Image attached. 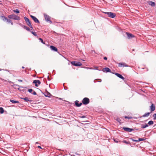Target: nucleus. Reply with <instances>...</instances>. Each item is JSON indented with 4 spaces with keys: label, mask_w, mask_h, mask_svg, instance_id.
I'll return each mask as SVG.
<instances>
[{
    "label": "nucleus",
    "mask_w": 156,
    "mask_h": 156,
    "mask_svg": "<svg viewBox=\"0 0 156 156\" xmlns=\"http://www.w3.org/2000/svg\"><path fill=\"white\" fill-rule=\"evenodd\" d=\"M8 17L10 19H12L14 20H20V17L19 16H16L14 14L9 15Z\"/></svg>",
    "instance_id": "f257e3e1"
},
{
    "label": "nucleus",
    "mask_w": 156,
    "mask_h": 156,
    "mask_svg": "<svg viewBox=\"0 0 156 156\" xmlns=\"http://www.w3.org/2000/svg\"><path fill=\"white\" fill-rule=\"evenodd\" d=\"M83 104L84 105H87L90 102L89 99L87 98H85L82 100Z\"/></svg>",
    "instance_id": "f03ea898"
},
{
    "label": "nucleus",
    "mask_w": 156,
    "mask_h": 156,
    "mask_svg": "<svg viewBox=\"0 0 156 156\" xmlns=\"http://www.w3.org/2000/svg\"><path fill=\"white\" fill-rule=\"evenodd\" d=\"M104 13L108 15L109 17L113 18L115 16V13L112 12H105Z\"/></svg>",
    "instance_id": "7ed1b4c3"
},
{
    "label": "nucleus",
    "mask_w": 156,
    "mask_h": 156,
    "mask_svg": "<svg viewBox=\"0 0 156 156\" xmlns=\"http://www.w3.org/2000/svg\"><path fill=\"white\" fill-rule=\"evenodd\" d=\"M71 64L75 66H80L82 65V63L80 62L76 61H72L71 62Z\"/></svg>",
    "instance_id": "20e7f679"
},
{
    "label": "nucleus",
    "mask_w": 156,
    "mask_h": 156,
    "mask_svg": "<svg viewBox=\"0 0 156 156\" xmlns=\"http://www.w3.org/2000/svg\"><path fill=\"white\" fill-rule=\"evenodd\" d=\"M44 15L45 18V20L47 22H49L50 23H52V21L50 20V17L45 13H44Z\"/></svg>",
    "instance_id": "39448f33"
},
{
    "label": "nucleus",
    "mask_w": 156,
    "mask_h": 156,
    "mask_svg": "<svg viewBox=\"0 0 156 156\" xmlns=\"http://www.w3.org/2000/svg\"><path fill=\"white\" fill-rule=\"evenodd\" d=\"M30 16L35 23H39V20L35 17L32 15H31Z\"/></svg>",
    "instance_id": "423d86ee"
},
{
    "label": "nucleus",
    "mask_w": 156,
    "mask_h": 156,
    "mask_svg": "<svg viewBox=\"0 0 156 156\" xmlns=\"http://www.w3.org/2000/svg\"><path fill=\"white\" fill-rule=\"evenodd\" d=\"M123 129L125 131L129 132H131L134 130V129H133L127 127H124L123 128Z\"/></svg>",
    "instance_id": "0eeeda50"
},
{
    "label": "nucleus",
    "mask_w": 156,
    "mask_h": 156,
    "mask_svg": "<svg viewBox=\"0 0 156 156\" xmlns=\"http://www.w3.org/2000/svg\"><path fill=\"white\" fill-rule=\"evenodd\" d=\"M118 66L119 67H128V66L125 63H119Z\"/></svg>",
    "instance_id": "6e6552de"
},
{
    "label": "nucleus",
    "mask_w": 156,
    "mask_h": 156,
    "mask_svg": "<svg viewBox=\"0 0 156 156\" xmlns=\"http://www.w3.org/2000/svg\"><path fill=\"white\" fill-rule=\"evenodd\" d=\"M33 83L35 84V86L36 87H38V85L37 84H41V82L39 80H35L33 81Z\"/></svg>",
    "instance_id": "1a4fd4ad"
},
{
    "label": "nucleus",
    "mask_w": 156,
    "mask_h": 156,
    "mask_svg": "<svg viewBox=\"0 0 156 156\" xmlns=\"http://www.w3.org/2000/svg\"><path fill=\"white\" fill-rule=\"evenodd\" d=\"M126 34L127 35L128 38L129 39L131 38L132 37H134V35H133L132 34L129 33L128 32H126Z\"/></svg>",
    "instance_id": "9d476101"
},
{
    "label": "nucleus",
    "mask_w": 156,
    "mask_h": 156,
    "mask_svg": "<svg viewBox=\"0 0 156 156\" xmlns=\"http://www.w3.org/2000/svg\"><path fill=\"white\" fill-rule=\"evenodd\" d=\"M102 71L104 72H106V73L107 72H111V70L110 69L106 67L102 69Z\"/></svg>",
    "instance_id": "9b49d317"
},
{
    "label": "nucleus",
    "mask_w": 156,
    "mask_h": 156,
    "mask_svg": "<svg viewBox=\"0 0 156 156\" xmlns=\"http://www.w3.org/2000/svg\"><path fill=\"white\" fill-rule=\"evenodd\" d=\"M115 74L119 78H120L123 80H124V79H125L121 75L118 73H115Z\"/></svg>",
    "instance_id": "f8f14e48"
},
{
    "label": "nucleus",
    "mask_w": 156,
    "mask_h": 156,
    "mask_svg": "<svg viewBox=\"0 0 156 156\" xmlns=\"http://www.w3.org/2000/svg\"><path fill=\"white\" fill-rule=\"evenodd\" d=\"M50 48L51 49V50L55 51H58V49L57 48L53 46H50Z\"/></svg>",
    "instance_id": "ddd939ff"
},
{
    "label": "nucleus",
    "mask_w": 156,
    "mask_h": 156,
    "mask_svg": "<svg viewBox=\"0 0 156 156\" xmlns=\"http://www.w3.org/2000/svg\"><path fill=\"white\" fill-rule=\"evenodd\" d=\"M79 102V101H75V105L77 107H79L82 104V103H80L79 104L78 103Z\"/></svg>",
    "instance_id": "4468645a"
},
{
    "label": "nucleus",
    "mask_w": 156,
    "mask_h": 156,
    "mask_svg": "<svg viewBox=\"0 0 156 156\" xmlns=\"http://www.w3.org/2000/svg\"><path fill=\"white\" fill-rule=\"evenodd\" d=\"M155 109V106L153 104H152L150 106V110L151 112H152L154 111Z\"/></svg>",
    "instance_id": "2eb2a0df"
},
{
    "label": "nucleus",
    "mask_w": 156,
    "mask_h": 156,
    "mask_svg": "<svg viewBox=\"0 0 156 156\" xmlns=\"http://www.w3.org/2000/svg\"><path fill=\"white\" fill-rule=\"evenodd\" d=\"M21 99L24 100H25V101L26 102H31L32 101L31 100L29 99L27 97H25L24 98H21Z\"/></svg>",
    "instance_id": "dca6fc26"
},
{
    "label": "nucleus",
    "mask_w": 156,
    "mask_h": 156,
    "mask_svg": "<svg viewBox=\"0 0 156 156\" xmlns=\"http://www.w3.org/2000/svg\"><path fill=\"white\" fill-rule=\"evenodd\" d=\"M148 4L149 5L152 6H154L155 5V3L154 2L152 1L149 2Z\"/></svg>",
    "instance_id": "f3484780"
},
{
    "label": "nucleus",
    "mask_w": 156,
    "mask_h": 156,
    "mask_svg": "<svg viewBox=\"0 0 156 156\" xmlns=\"http://www.w3.org/2000/svg\"><path fill=\"white\" fill-rule=\"evenodd\" d=\"M26 23L28 25V26H29L30 28H31L32 29H33L30 20L29 21H28V22H26Z\"/></svg>",
    "instance_id": "a211bd4d"
},
{
    "label": "nucleus",
    "mask_w": 156,
    "mask_h": 156,
    "mask_svg": "<svg viewBox=\"0 0 156 156\" xmlns=\"http://www.w3.org/2000/svg\"><path fill=\"white\" fill-rule=\"evenodd\" d=\"M23 28H24L25 29L27 30L28 31H30V29L28 27H27L25 26L24 25L23 26Z\"/></svg>",
    "instance_id": "6ab92c4d"
},
{
    "label": "nucleus",
    "mask_w": 156,
    "mask_h": 156,
    "mask_svg": "<svg viewBox=\"0 0 156 156\" xmlns=\"http://www.w3.org/2000/svg\"><path fill=\"white\" fill-rule=\"evenodd\" d=\"M10 101L12 103L15 104L16 103H19V102L17 101H15L14 100L10 99Z\"/></svg>",
    "instance_id": "aec40b11"
},
{
    "label": "nucleus",
    "mask_w": 156,
    "mask_h": 156,
    "mask_svg": "<svg viewBox=\"0 0 156 156\" xmlns=\"http://www.w3.org/2000/svg\"><path fill=\"white\" fill-rule=\"evenodd\" d=\"M150 114V112L146 113H145L144 115H143L142 117H147Z\"/></svg>",
    "instance_id": "412c9836"
},
{
    "label": "nucleus",
    "mask_w": 156,
    "mask_h": 156,
    "mask_svg": "<svg viewBox=\"0 0 156 156\" xmlns=\"http://www.w3.org/2000/svg\"><path fill=\"white\" fill-rule=\"evenodd\" d=\"M148 126L147 124H145L144 125H141V128H145L146 127H148Z\"/></svg>",
    "instance_id": "4be33fe9"
},
{
    "label": "nucleus",
    "mask_w": 156,
    "mask_h": 156,
    "mask_svg": "<svg viewBox=\"0 0 156 156\" xmlns=\"http://www.w3.org/2000/svg\"><path fill=\"white\" fill-rule=\"evenodd\" d=\"M4 112V110L2 107H0V113L2 114Z\"/></svg>",
    "instance_id": "5701e85b"
},
{
    "label": "nucleus",
    "mask_w": 156,
    "mask_h": 156,
    "mask_svg": "<svg viewBox=\"0 0 156 156\" xmlns=\"http://www.w3.org/2000/svg\"><path fill=\"white\" fill-rule=\"evenodd\" d=\"M45 96L46 97H50V96L51 95V94L49 93L48 92L47 94H45Z\"/></svg>",
    "instance_id": "b1692460"
},
{
    "label": "nucleus",
    "mask_w": 156,
    "mask_h": 156,
    "mask_svg": "<svg viewBox=\"0 0 156 156\" xmlns=\"http://www.w3.org/2000/svg\"><path fill=\"white\" fill-rule=\"evenodd\" d=\"M154 123V122L152 121H149L148 123V124L150 125H152Z\"/></svg>",
    "instance_id": "393cba45"
},
{
    "label": "nucleus",
    "mask_w": 156,
    "mask_h": 156,
    "mask_svg": "<svg viewBox=\"0 0 156 156\" xmlns=\"http://www.w3.org/2000/svg\"><path fill=\"white\" fill-rule=\"evenodd\" d=\"M32 34H33L34 36H37V34L35 32H33L32 31H30Z\"/></svg>",
    "instance_id": "a878e982"
},
{
    "label": "nucleus",
    "mask_w": 156,
    "mask_h": 156,
    "mask_svg": "<svg viewBox=\"0 0 156 156\" xmlns=\"http://www.w3.org/2000/svg\"><path fill=\"white\" fill-rule=\"evenodd\" d=\"M2 20H3L4 21H5L6 20L7 21V20H8V19H7V18L5 17L4 16H2Z\"/></svg>",
    "instance_id": "bb28decb"
},
{
    "label": "nucleus",
    "mask_w": 156,
    "mask_h": 156,
    "mask_svg": "<svg viewBox=\"0 0 156 156\" xmlns=\"http://www.w3.org/2000/svg\"><path fill=\"white\" fill-rule=\"evenodd\" d=\"M7 22L10 23L12 25H13V23L12 22V20H10L9 19H8V20H7Z\"/></svg>",
    "instance_id": "cd10ccee"
},
{
    "label": "nucleus",
    "mask_w": 156,
    "mask_h": 156,
    "mask_svg": "<svg viewBox=\"0 0 156 156\" xmlns=\"http://www.w3.org/2000/svg\"><path fill=\"white\" fill-rule=\"evenodd\" d=\"M24 19L26 21V23L29 21V20L26 17H24Z\"/></svg>",
    "instance_id": "c85d7f7f"
},
{
    "label": "nucleus",
    "mask_w": 156,
    "mask_h": 156,
    "mask_svg": "<svg viewBox=\"0 0 156 156\" xmlns=\"http://www.w3.org/2000/svg\"><path fill=\"white\" fill-rule=\"evenodd\" d=\"M13 12L17 13H19V11L18 9H16L13 10Z\"/></svg>",
    "instance_id": "c756f323"
},
{
    "label": "nucleus",
    "mask_w": 156,
    "mask_h": 156,
    "mask_svg": "<svg viewBox=\"0 0 156 156\" xmlns=\"http://www.w3.org/2000/svg\"><path fill=\"white\" fill-rule=\"evenodd\" d=\"M116 121L117 122H118L119 123H121V119L119 118H116Z\"/></svg>",
    "instance_id": "7c9ffc66"
},
{
    "label": "nucleus",
    "mask_w": 156,
    "mask_h": 156,
    "mask_svg": "<svg viewBox=\"0 0 156 156\" xmlns=\"http://www.w3.org/2000/svg\"><path fill=\"white\" fill-rule=\"evenodd\" d=\"M39 39L40 41L43 44H44L45 43L44 42L43 40L41 38H39Z\"/></svg>",
    "instance_id": "2f4dec72"
},
{
    "label": "nucleus",
    "mask_w": 156,
    "mask_h": 156,
    "mask_svg": "<svg viewBox=\"0 0 156 156\" xmlns=\"http://www.w3.org/2000/svg\"><path fill=\"white\" fill-rule=\"evenodd\" d=\"M125 119H131L132 118V117H129V116H126L125 117Z\"/></svg>",
    "instance_id": "473e14b6"
},
{
    "label": "nucleus",
    "mask_w": 156,
    "mask_h": 156,
    "mask_svg": "<svg viewBox=\"0 0 156 156\" xmlns=\"http://www.w3.org/2000/svg\"><path fill=\"white\" fill-rule=\"evenodd\" d=\"M28 91L30 93L32 94V92L33 91V90L32 89H29Z\"/></svg>",
    "instance_id": "72a5a7b5"
},
{
    "label": "nucleus",
    "mask_w": 156,
    "mask_h": 156,
    "mask_svg": "<svg viewBox=\"0 0 156 156\" xmlns=\"http://www.w3.org/2000/svg\"><path fill=\"white\" fill-rule=\"evenodd\" d=\"M145 139H144V138H140L139 139V140H138V141H144V140H145Z\"/></svg>",
    "instance_id": "f704fd0d"
},
{
    "label": "nucleus",
    "mask_w": 156,
    "mask_h": 156,
    "mask_svg": "<svg viewBox=\"0 0 156 156\" xmlns=\"http://www.w3.org/2000/svg\"><path fill=\"white\" fill-rule=\"evenodd\" d=\"M153 117L154 118V119L155 120L156 119V113L153 115Z\"/></svg>",
    "instance_id": "c9c22d12"
},
{
    "label": "nucleus",
    "mask_w": 156,
    "mask_h": 156,
    "mask_svg": "<svg viewBox=\"0 0 156 156\" xmlns=\"http://www.w3.org/2000/svg\"><path fill=\"white\" fill-rule=\"evenodd\" d=\"M32 94L34 95H36L37 94L36 93L35 91H33V92L32 93Z\"/></svg>",
    "instance_id": "e433bc0d"
},
{
    "label": "nucleus",
    "mask_w": 156,
    "mask_h": 156,
    "mask_svg": "<svg viewBox=\"0 0 156 156\" xmlns=\"http://www.w3.org/2000/svg\"><path fill=\"white\" fill-rule=\"evenodd\" d=\"M19 25H20V26H21L22 27H23V26L24 25H22L21 23H19Z\"/></svg>",
    "instance_id": "4c0bfd02"
},
{
    "label": "nucleus",
    "mask_w": 156,
    "mask_h": 156,
    "mask_svg": "<svg viewBox=\"0 0 156 156\" xmlns=\"http://www.w3.org/2000/svg\"><path fill=\"white\" fill-rule=\"evenodd\" d=\"M133 141H135V142H136L138 141V140H133Z\"/></svg>",
    "instance_id": "58836bf2"
},
{
    "label": "nucleus",
    "mask_w": 156,
    "mask_h": 156,
    "mask_svg": "<svg viewBox=\"0 0 156 156\" xmlns=\"http://www.w3.org/2000/svg\"><path fill=\"white\" fill-rule=\"evenodd\" d=\"M18 81L19 82H22L23 81L22 80L19 79L18 80Z\"/></svg>",
    "instance_id": "ea45409f"
},
{
    "label": "nucleus",
    "mask_w": 156,
    "mask_h": 156,
    "mask_svg": "<svg viewBox=\"0 0 156 156\" xmlns=\"http://www.w3.org/2000/svg\"><path fill=\"white\" fill-rule=\"evenodd\" d=\"M107 59V58L106 57H104V59L105 60H106Z\"/></svg>",
    "instance_id": "a19ab883"
},
{
    "label": "nucleus",
    "mask_w": 156,
    "mask_h": 156,
    "mask_svg": "<svg viewBox=\"0 0 156 156\" xmlns=\"http://www.w3.org/2000/svg\"><path fill=\"white\" fill-rule=\"evenodd\" d=\"M37 147L39 148H40V149H42V148H41V147L40 146H38Z\"/></svg>",
    "instance_id": "79ce46f5"
},
{
    "label": "nucleus",
    "mask_w": 156,
    "mask_h": 156,
    "mask_svg": "<svg viewBox=\"0 0 156 156\" xmlns=\"http://www.w3.org/2000/svg\"><path fill=\"white\" fill-rule=\"evenodd\" d=\"M84 68H85L87 69H89V68H90L88 67H84Z\"/></svg>",
    "instance_id": "37998d69"
},
{
    "label": "nucleus",
    "mask_w": 156,
    "mask_h": 156,
    "mask_svg": "<svg viewBox=\"0 0 156 156\" xmlns=\"http://www.w3.org/2000/svg\"><path fill=\"white\" fill-rule=\"evenodd\" d=\"M114 141L115 142H116V143H118V141H117V140H114Z\"/></svg>",
    "instance_id": "c03bdc74"
},
{
    "label": "nucleus",
    "mask_w": 156,
    "mask_h": 156,
    "mask_svg": "<svg viewBox=\"0 0 156 156\" xmlns=\"http://www.w3.org/2000/svg\"><path fill=\"white\" fill-rule=\"evenodd\" d=\"M81 118H85V116H82L81 117Z\"/></svg>",
    "instance_id": "a18cd8bd"
},
{
    "label": "nucleus",
    "mask_w": 156,
    "mask_h": 156,
    "mask_svg": "<svg viewBox=\"0 0 156 156\" xmlns=\"http://www.w3.org/2000/svg\"><path fill=\"white\" fill-rule=\"evenodd\" d=\"M48 80H50V79H49V77L48 76Z\"/></svg>",
    "instance_id": "49530a36"
},
{
    "label": "nucleus",
    "mask_w": 156,
    "mask_h": 156,
    "mask_svg": "<svg viewBox=\"0 0 156 156\" xmlns=\"http://www.w3.org/2000/svg\"><path fill=\"white\" fill-rule=\"evenodd\" d=\"M94 68H95V69H98V67H94Z\"/></svg>",
    "instance_id": "de8ad7c7"
},
{
    "label": "nucleus",
    "mask_w": 156,
    "mask_h": 156,
    "mask_svg": "<svg viewBox=\"0 0 156 156\" xmlns=\"http://www.w3.org/2000/svg\"><path fill=\"white\" fill-rule=\"evenodd\" d=\"M59 99L60 100H62V98H59Z\"/></svg>",
    "instance_id": "09e8293b"
},
{
    "label": "nucleus",
    "mask_w": 156,
    "mask_h": 156,
    "mask_svg": "<svg viewBox=\"0 0 156 156\" xmlns=\"http://www.w3.org/2000/svg\"><path fill=\"white\" fill-rule=\"evenodd\" d=\"M124 142L126 144H127V143L126 142V141H124Z\"/></svg>",
    "instance_id": "8fccbe9b"
},
{
    "label": "nucleus",
    "mask_w": 156,
    "mask_h": 156,
    "mask_svg": "<svg viewBox=\"0 0 156 156\" xmlns=\"http://www.w3.org/2000/svg\"><path fill=\"white\" fill-rule=\"evenodd\" d=\"M22 69H24V66H22Z\"/></svg>",
    "instance_id": "3c124183"
},
{
    "label": "nucleus",
    "mask_w": 156,
    "mask_h": 156,
    "mask_svg": "<svg viewBox=\"0 0 156 156\" xmlns=\"http://www.w3.org/2000/svg\"><path fill=\"white\" fill-rule=\"evenodd\" d=\"M89 69H92V68H90Z\"/></svg>",
    "instance_id": "603ef678"
},
{
    "label": "nucleus",
    "mask_w": 156,
    "mask_h": 156,
    "mask_svg": "<svg viewBox=\"0 0 156 156\" xmlns=\"http://www.w3.org/2000/svg\"><path fill=\"white\" fill-rule=\"evenodd\" d=\"M36 144H38V142H36Z\"/></svg>",
    "instance_id": "864d4df0"
},
{
    "label": "nucleus",
    "mask_w": 156,
    "mask_h": 156,
    "mask_svg": "<svg viewBox=\"0 0 156 156\" xmlns=\"http://www.w3.org/2000/svg\"><path fill=\"white\" fill-rule=\"evenodd\" d=\"M3 69H0V71H1Z\"/></svg>",
    "instance_id": "5fc2aeb1"
},
{
    "label": "nucleus",
    "mask_w": 156,
    "mask_h": 156,
    "mask_svg": "<svg viewBox=\"0 0 156 156\" xmlns=\"http://www.w3.org/2000/svg\"><path fill=\"white\" fill-rule=\"evenodd\" d=\"M71 156H75L74 155H71Z\"/></svg>",
    "instance_id": "6e6d98bb"
},
{
    "label": "nucleus",
    "mask_w": 156,
    "mask_h": 156,
    "mask_svg": "<svg viewBox=\"0 0 156 156\" xmlns=\"http://www.w3.org/2000/svg\"><path fill=\"white\" fill-rule=\"evenodd\" d=\"M16 86L19 87V86L17 85H16Z\"/></svg>",
    "instance_id": "4d7b16f0"
},
{
    "label": "nucleus",
    "mask_w": 156,
    "mask_h": 156,
    "mask_svg": "<svg viewBox=\"0 0 156 156\" xmlns=\"http://www.w3.org/2000/svg\"><path fill=\"white\" fill-rule=\"evenodd\" d=\"M94 82H95V80H94Z\"/></svg>",
    "instance_id": "13d9d810"
}]
</instances>
